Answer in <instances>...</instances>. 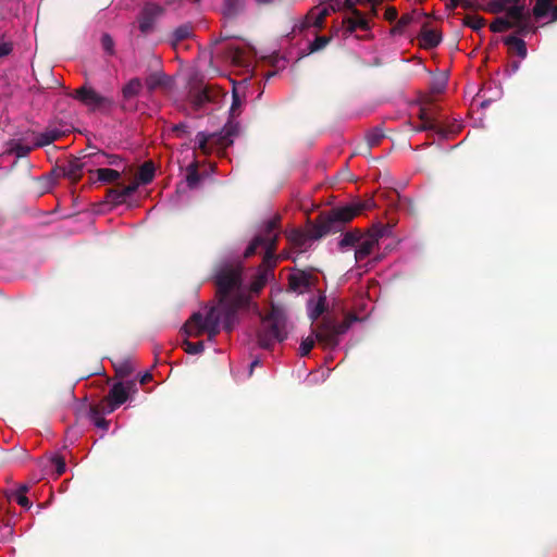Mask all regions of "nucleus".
<instances>
[{
    "instance_id": "obj_1",
    "label": "nucleus",
    "mask_w": 557,
    "mask_h": 557,
    "mask_svg": "<svg viewBox=\"0 0 557 557\" xmlns=\"http://www.w3.org/2000/svg\"><path fill=\"white\" fill-rule=\"evenodd\" d=\"M219 302L212 308L195 312L184 324L187 337L208 334L213 339L223 327L231 331L237 323V311L249 306V297L242 290L240 268L221 267L215 274Z\"/></svg>"
},
{
    "instance_id": "obj_2",
    "label": "nucleus",
    "mask_w": 557,
    "mask_h": 557,
    "mask_svg": "<svg viewBox=\"0 0 557 557\" xmlns=\"http://www.w3.org/2000/svg\"><path fill=\"white\" fill-rule=\"evenodd\" d=\"M276 222L275 219L269 220L264 225L262 234L257 235L250 242L244 253L246 258H249L256 253L258 248L264 249L262 265L258 270L256 280L250 285L253 293H259L273 275L272 268L275 265L274 251L277 238Z\"/></svg>"
},
{
    "instance_id": "obj_3",
    "label": "nucleus",
    "mask_w": 557,
    "mask_h": 557,
    "mask_svg": "<svg viewBox=\"0 0 557 557\" xmlns=\"http://www.w3.org/2000/svg\"><path fill=\"white\" fill-rule=\"evenodd\" d=\"M276 222L275 219L269 220L264 225L262 234L257 235L250 242L244 253L246 258H249L256 253L258 248L264 249L262 265L258 270L256 280L250 285L253 293H259L273 275L272 268L275 265L274 251L277 238Z\"/></svg>"
},
{
    "instance_id": "obj_4",
    "label": "nucleus",
    "mask_w": 557,
    "mask_h": 557,
    "mask_svg": "<svg viewBox=\"0 0 557 557\" xmlns=\"http://www.w3.org/2000/svg\"><path fill=\"white\" fill-rule=\"evenodd\" d=\"M276 222L275 219L269 220L264 225L262 234L257 235L250 242L244 253L246 258H249L256 253L258 248L264 249L262 265L258 270L256 280L250 285L253 293H259L273 275L272 268L275 265L274 251L277 238Z\"/></svg>"
},
{
    "instance_id": "obj_5",
    "label": "nucleus",
    "mask_w": 557,
    "mask_h": 557,
    "mask_svg": "<svg viewBox=\"0 0 557 557\" xmlns=\"http://www.w3.org/2000/svg\"><path fill=\"white\" fill-rule=\"evenodd\" d=\"M276 222L275 219L269 220L264 225L262 234L257 235L250 242L244 253L246 258H249L256 253L258 248L264 249L262 265L258 270L256 280L250 285L253 293H259L273 275L272 268L275 265L274 251L277 238Z\"/></svg>"
},
{
    "instance_id": "obj_6",
    "label": "nucleus",
    "mask_w": 557,
    "mask_h": 557,
    "mask_svg": "<svg viewBox=\"0 0 557 557\" xmlns=\"http://www.w3.org/2000/svg\"><path fill=\"white\" fill-rule=\"evenodd\" d=\"M290 330L292 323L288 321L285 309L273 305L270 312L261 320L258 331L259 344L267 348L276 342H283L287 338Z\"/></svg>"
},
{
    "instance_id": "obj_7",
    "label": "nucleus",
    "mask_w": 557,
    "mask_h": 557,
    "mask_svg": "<svg viewBox=\"0 0 557 557\" xmlns=\"http://www.w3.org/2000/svg\"><path fill=\"white\" fill-rule=\"evenodd\" d=\"M121 163V159L116 154H108L103 151H96L88 154H84L78 160L72 162L70 164L69 174L73 177H76L77 171L82 169H86L88 172L92 173L95 168H103L107 165L117 166Z\"/></svg>"
},
{
    "instance_id": "obj_8",
    "label": "nucleus",
    "mask_w": 557,
    "mask_h": 557,
    "mask_svg": "<svg viewBox=\"0 0 557 557\" xmlns=\"http://www.w3.org/2000/svg\"><path fill=\"white\" fill-rule=\"evenodd\" d=\"M524 7L513 5L507 9L505 17H499L492 23L491 29L500 33L511 27H521L524 24Z\"/></svg>"
},
{
    "instance_id": "obj_9",
    "label": "nucleus",
    "mask_w": 557,
    "mask_h": 557,
    "mask_svg": "<svg viewBox=\"0 0 557 557\" xmlns=\"http://www.w3.org/2000/svg\"><path fill=\"white\" fill-rule=\"evenodd\" d=\"M132 383H116L110 389L108 397L102 401V411L106 413L113 412L117 407L124 404L131 391Z\"/></svg>"
},
{
    "instance_id": "obj_10",
    "label": "nucleus",
    "mask_w": 557,
    "mask_h": 557,
    "mask_svg": "<svg viewBox=\"0 0 557 557\" xmlns=\"http://www.w3.org/2000/svg\"><path fill=\"white\" fill-rule=\"evenodd\" d=\"M366 208H368L367 203L357 202L332 209L327 215L330 224L327 227H333L335 223H346L351 221Z\"/></svg>"
},
{
    "instance_id": "obj_11",
    "label": "nucleus",
    "mask_w": 557,
    "mask_h": 557,
    "mask_svg": "<svg viewBox=\"0 0 557 557\" xmlns=\"http://www.w3.org/2000/svg\"><path fill=\"white\" fill-rule=\"evenodd\" d=\"M317 342L323 348H334L338 344V336L342 333V327L333 322H324L318 326L313 332Z\"/></svg>"
},
{
    "instance_id": "obj_12",
    "label": "nucleus",
    "mask_w": 557,
    "mask_h": 557,
    "mask_svg": "<svg viewBox=\"0 0 557 557\" xmlns=\"http://www.w3.org/2000/svg\"><path fill=\"white\" fill-rule=\"evenodd\" d=\"M380 235L377 233H368L361 235L355 250V259L357 262L368 258L379 245Z\"/></svg>"
},
{
    "instance_id": "obj_13",
    "label": "nucleus",
    "mask_w": 557,
    "mask_h": 557,
    "mask_svg": "<svg viewBox=\"0 0 557 557\" xmlns=\"http://www.w3.org/2000/svg\"><path fill=\"white\" fill-rule=\"evenodd\" d=\"M352 15L344 18L343 24L345 28V35H351L356 29H368L369 25L363 15L355 8L350 10Z\"/></svg>"
},
{
    "instance_id": "obj_14",
    "label": "nucleus",
    "mask_w": 557,
    "mask_h": 557,
    "mask_svg": "<svg viewBox=\"0 0 557 557\" xmlns=\"http://www.w3.org/2000/svg\"><path fill=\"white\" fill-rule=\"evenodd\" d=\"M329 15V9L327 8H314L312 9L309 14L306 16L304 27H315L321 28L324 18Z\"/></svg>"
},
{
    "instance_id": "obj_15",
    "label": "nucleus",
    "mask_w": 557,
    "mask_h": 557,
    "mask_svg": "<svg viewBox=\"0 0 557 557\" xmlns=\"http://www.w3.org/2000/svg\"><path fill=\"white\" fill-rule=\"evenodd\" d=\"M160 12L161 9L158 5L148 4L145 7L139 18V28L143 33H147L151 28L153 16H157Z\"/></svg>"
},
{
    "instance_id": "obj_16",
    "label": "nucleus",
    "mask_w": 557,
    "mask_h": 557,
    "mask_svg": "<svg viewBox=\"0 0 557 557\" xmlns=\"http://www.w3.org/2000/svg\"><path fill=\"white\" fill-rule=\"evenodd\" d=\"M76 98L89 107H97L102 98L91 88L82 87L76 90Z\"/></svg>"
},
{
    "instance_id": "obj_17",
    "label": "nucleus",
    "mask_w": 557,
    "mask_h": 557,
    "mask_svg": "<svg viewBox=\"0 0 557 557\" xmlns=\"http://www.w3.org/2000/svg\"><path fill=\"white\" fill-rule=\"evenodd\" d=\"M308 314L311 320H317L325 310V296L319 295L312 298L307 305Z\"/></svg>"
},
{
    "instance_id": "obj_18",
    "label": "nucleus",
    "mask_w": 557,
    "mask_h": 557,
    "mask_svg": "<svg viewBox=\"0 0 557 557\" xmlns=\"http://www.w3.org/2000/svg\"><path fill=\"white\" fill-rule=\"evenodd\" d=\"M309 285V276L304 272L292 274L289 277V286L294 292L304 293Z\"/></svg>"
},
{
    "instance_id": "obj_19",
    "label": "nucleus",
    "mask_w": 557,
    "mask_h": 557,
    "mask_svg": "<svg viewBox=\"0 0 557 557\" xmlns=\"http://www.w3.org/2000/svg\"><path fill=\"white\" fill-rule=\"evenodd\" d=\"M154 176V169L152 163L147 162L143 164L137 173L136 182L139 184H148Z\"/></svg>"
},
{
    "instance_id": "obj_20",
    "label": "nucleus",
    "mask_w": 557,
    "mask_h": 557,
    "mask_svg": "<svg viewBox=\"0 0 557 557\" xmlns=\"http://www.w3.org/2000/svg\"><path fill=\"white\" fill-rule=\"evenodd\" d=\"M97 181L102 183H112L120 178L121 173L116 170L99 168L96 169Z\"/></svg>"
},
{
    "instance_id": "obj_21",
    "label": "nucleus",
    "mask_w": 557,
    "mask_h": 557,
    "mask_svg": "<svg viewBox=\"0 0 557 557\" xmlns=\"http://www.w3.org/2000/svg\"><path fill=\"white\" fill-rule=\"evenodd\" d=\"M420 41H421L422 47L433 48L440 44L441 37L437 34V32L432 30V29H426L422 33Z\"/></svg>"
},
{
    "instance_id": "obj_22",
    "label": "nucleus",
    "mask_w": 557,
    "mask_h": 557,
    "mask_svg": "<svg viewBox=\"0 0 557 557\" xmlns=\"http://www.w3.org/2000/svg\"><path fill=\"white\" fill-rule=\"evenodd\" d=\"M355 0H330L327 5H325L324 8H327L330 13L343 10H352L355 8Z\"/></svg>"
},
{
    "instance_id": "obj_23",
    "label": "nucleus",
    "mask_w": 557,
    "mask_h": 557,
    "mask_svg": "<svg viewBox=\"0 0 557 557\" xmlns=\"http://www.w3.org/2000/svg\"><path fill=\"white\" fill-rule=\"evenodd\" d=\"M141 82L138 78L131 79L123 88L124 98H132L141 90Z\"/></svg>"
},
{
    "instance_id": "obj_24",
    "label": "nucleus",
    "mask_w": 557,
    "mask_h": 557,
    "mask_svg": "<svg viewBox=\"0 0 557 557\" xmlns=\"http://www.w3.org/2000/svg\"><path fill=\"white\" fill-rule=\"evenodd\" d=\"M361 235L356 232H348L344 234L339 240V247L345 249L347 247H357Z\"/></svg>"
},
{
    "instance_id": "obj_25",
    "label": "nucleus",
    "mask_w": 557,
    "mask_h": 557,
    "mask_svg": "<svg viewBox=\"0 0 557 557\" xmlns=\"http://www.w3.org/2000/svg\"><path fill=\"white\" fill-rule=\"evenodd\" d=\"M506 45H508L509 47L516 49L517 53L519 54V57L521 58H524L527 55V48H525V44L522 39L516 37V36H510L506 39Z\"/></svg>"
},
{
    "instance_id": "obj_26",
    "label": "nucleus",
    "mask_w": 557,
    "mask_h": 557,
    "mask_svg": "<svg viewBox=\"0 0 557 557\" xmlns=\"http://www.w3.org/2000/svg\"><path fill=\"white\" fill-rule=\"evenodd\" d=\"M288 239L294 246L298 247L299 249L306 247L307 243L309 242V237L305 233L299 231H292L288 234Z\"/></svg>"
},
{
    "instance_id": "obj_27",
    "label": "nucleus",
    "mask_w": 557,
    "mask_h": 557,
    "mask_svg": "<svg viewBox=\"0 0 557 557\" xmlns=\"http://www.w3.org/2000/svg\"><path fill=\"white\" fill-rule=\"evenodd\" d=\"M138 186H139V183L135 182L128 186L123 187L120 191H112V194L115 195L114 200L116 202L124 201L127 197H129L131 195H133L136 191Z\"/></svg>"
},
{
    "instance_id": "obj_28",
    "label": "nucleus",
    "mask_w": 557,
    "mask_h": 557,
    "mask_svg": "<svg viewBox=\"0 0 557 557\" xmlns=\"http://www.w3.org/2000/svg\"><path fill=\"white\" fill-rule=\"evenodd\" d=\"M552 3L548 0H537L534 8L533 13L536 17H544L552 11Z\"/></svg>"
},
{
    "instance_id": "obj_29",
    "label": "nucleus",
    "mask_w": 557,
    "mask_h": 557,
    "mask_svg": "<svg viewBox=\"0 0 557 557\" xmlns=\"http://www.w3.org/2000/svg\"><path fill=\"white\" fill-rule=\"evenodd\" d=\"M191 34V29L189 26H181L175 29L173 34V46L177 47V45L183 41L184 39L188 38Z\"/></svg>"
},
{
    "instance_id": "obj_30",
    "label": "nucleus",
    "mask_w": 557,
    "mask_h": 557,
    "mask_svg": "<svg viewBox=\"0 0 557 557\" xmlns=\"http://www.w3.org/2000/svg\"><path fill=\"white\" fill-rule=\"evenodd\" d=\"M232 59L234 63L243 66H250L251 62L248 60L247 53L245 50L240 48H235L233 50Z\"/></svg>"
},
{
    "instance_id": "obj_31",
    "label": "nucleus",
    "mask_w": 557,
    "mask_h": 557,
    "mask_svg": "<svg viewBox=\"0 0 557 557\" xmlns=\"http://www.w3.org/2000/svg\"><path fill=\"white\" fill-rule=\"evenodd\" d=\"M27 486H21L13 495L12 499L15 500L22 507L28 508L30 506L28 498L26 497Z\"/></svg>"
},
{
    "instance_id": "obj_32",
    "label": "nucleus",
    "mask_w": 557,
    "mask_h": 557,
    "mask_svg": "<svg viewBox=\"0 0 557 557\" xmlns=\"http://www.w3.org/2000/svg\"><path fill=\"white\" fill-rule=\"evenodd\" d=\"M315 342L317 339L314 333H312V335L308 336L307 338L302 339L299 346L300 356H307L313 348Z\"/></svg>"
},
{
    "instance_id": "obj_33",
    "label": "nucleus",
    "mask_w": 557,
    "mask_h": 557,
    "mask_svg": "<svg viewBox=\"0 0 557 557\" xmlns=\"http://www.w3.org/2000/svg\"><path fill=\"white\" fill-rule=\"evenodd\" d=\"M184 350L189 355H197L200 354L203 350V343L202 342H189L185 339L183 342Z\"/></svg>"
},
{
    "instance_id": "obj_34",
    "label": "nucleus",
    "mask_w": 557,
    "mask_h": 557,
    "mask_svg": "<svg viewBox=\"0 0 557 557\" xmlns=\"http://www.w3.org/2000/svg\"><path fill=\"white\" fill-rule=\"evenodd\" d=\"M188 174L186 177V185L190 188H194L199 182V175L194 163L188 165Z\"/></svg>"
},
{
    "instance_id": "obj_35",
    "label": "nucleus",
    "mask_w": 557,
    "mask_h": 557,
    "mask_svg": "<svg viewBox=\"0 0 557 557\" xmlns=\"http://www.w3.org/2000/svg\"><path fill=\"white\" fill-rule=\"evenodd\" d=\"M213 136L207 135L205 133H198L196 135V145L201 149L203 152H208V143L212 139Z\"/></svg>"
},
{
    "instance_id": "obj_36",
    "label": "nucleus",
    "mask_w": 557,
    "mask_h": 557,
    "mask_svg": "<svg viewBox=\"0 0 557 557\" xmlns=\"http://www.w3.org/2000/svg\"><path fill=\"white\" fill-rule=\"evenodd\" d=\"M330 41V38L329 37H325V36H319L314 39L313 42L310 44V52H315V51H319L321 49H323Z\"/></svg>"
},
{
    "instance_id": "obj_37",
    "label": "nucleus",
    "mask_w": 557,
    "mask_h": 557,
    "mask_svg": "<svg viewBox=\"0 0 557 557\" xmlns=\"http://www.w3.org/2000/svg\"><path fill=\"white\" fill-rule=\"evenodd\" d=\"M467 25L472 29H480L484 25V20L479 16H469L467 18Z\"/></svg>"
},
{
    "instance_id": "obj_38",
    "label": "nucleus",
    "mask_w": 557,
    "mask_h": 557,
    "mask_svg": "<svg viewBox=\"0 0 557 557\" xmlns=\"http://www.w3.org/2000/svg\"><path fill=\"white\" fill-rule=\"evenodd\" d=\"M101 44H102V47L103 49L108 52V53H113V47H114V44H113V40L112 38L108 35V34H104L101 38Z\"/></svg>"
},
{
    "instance_id": "obj_39",
    "label": "nucleus",
    "mask_w": 557,
    "mask_h": 557,
    "mask_svg": "<svg viewBox=\"0 0 557 557\" xmlns=\"http://www.w3.org/2000/svg\"><path fill=\"white\" fill-rule=\"evenodd\" d=\"M242 99L240 97L238 96V94L236 92V90L233 91V102H232V106H231V113L233 115L237 114V111L239 110V108L242 107Z\"/></svg>"
},
{
    "instance_id": "obj_40",
    "label": "nucleus",
    "mask_w": 557,
    "mask_h": 557,
    "mask_svg": "<svg viewBox=\"0 0 557 557\" xmlns=\"http://www.w3.org/2000/svg\"><path fill=\"white\" fill-rule=\"evenodd\" d=\"M410 22H411V16H409V15L401 16V18L399 20L398 24L395 26L393 32L394 33H401L403 28L406 25H408Z\"/></svg>"
},
{
    "instance_id": "obj_41",
    "label": "nucleus",
    "mask_w": 557,
    "mask_h": 557,
    "mask_svg": "<svg viewBox=\"0 0 557 557\" xmlns=\"http://www.w3.org/2000/svg\"><path fill=\"white\" fill-rule=\"evenodd\" d=\"M53 463L55 466L58 474H62L65 471V462H64V460L62 458L55 457L53 459Z\"/></svg>"
},
{
    "instance_id": "obj_42",
    "label": "nucleus",
    "mask_w": 557,
    "mask_h": 557,
    "mask_svg": "<svg viewBox=\"0 0 557 557\" xmlns=\"http://www.w3.org/2000/svg\"><path fill=\"white\" fill-rule=\"evenodd\" d=\"M12 51V45L10 42H0V58L8 55Z\"/></svg>"
},
{
    "instance_id": "obj_43",
    "label": "nucleus",
    "mask_w": 557,
    "mask_h": 557,
    "mask_svg": "<svg viewBox=\"0 0 557 557\" xmlns=\"http://www.w3.org/2000/svg\"><path fill=\"white\" fill-rule=\"evenodd\" d=\"M500 1V9H509L513 5H521V0H499Z\"/></svg>"
},
{
    "instance_id": "obj_44",
    "label": "nucleus",
    "mask_w": 557,
    "mask_h": 557,
    "mask_svg": "<svg viewBox=\"0 0 557 557\" xmlns=\"http://www.w3.org/2000/svg\"><path fill=\"white\" fill-rule=\"evenodd\" d=\"M384 15L387 21H394L397 17V11L394 8H388Z\"/></svg>"
},
{
    "instance_id": "obj_45",
    "label": "nucleus",
    "mask_w": 557,
    "mask_h": 557,
    "mask_svg": "<svg viewBox=\"0 0 557 557\" xmlns=\"http://www.w3.org/2000/svg\"><path fill=\"white\" fill-rule=\"evenodd\" d=\"M236 10L233 8V0H226L224 13L228 16L235 14Z\"/></svg>"
},
{
    "instance_id": "obj_46",
    "label": "nucleus",
    "mask_w": 557,
    "mask_h": 557,
    "mask_svg": "<svg viewBox=\"0 0 557 557\" xmlns=\"http://www.w3.org/2000/svg\"><path fill=\"white\" fill-rule=\"evenodd\" d=\"M95 424L98 426V428H101L103 430H107L108 429V422L102 419V418H96L95 419Z\"/></svg>"
},
{
    "instance_id": "obj_47",
    "label": "nucleus",
    "mask_w": 557,
    "mask_h": 557,
    "mask_svg": "<svg viewBox=\"0 0 557 557\" xmlns=\"http://www.w3.org/2000/svg\"><path fill=\"white\" fill-rule=\"evenodd\" d=\"M462 1H463V0H449V4H448V7H449L450 9H455V8H457L458 5L462 4Z\"/></svg>"
},
{
    "instance_id": "obj_48",
    "label": "nucleus",
    "mask_w": 557,
    "mask_h": 557,
    "mask_svg": "<svg viewBox=\"0 0 557 557\" xmlns=\"http://www.w3.org/2000/svg\"><path fill=\"white\" fill-rule=\"evenodd\" d=\"M435 124L431 121H425L421 129H433Z\"/></svg>"
},
{
    "instance_id": "obj_49",
    "label": "nucleus",
    "mask_w": 557,
    "mask_h": 557,
    "mask_svg": "<svg viewBox=\"0 0 557 557\" xmlns=\"http://www.w3.org/2000/svg\"><path fill=\"white\" fill-rule=\"evenodd\" d=\"M381 137V135H375V136H369L368 137V141L371 146L375 145L379 140V138Z\"/></svg>"
},
{
    "instance_id": "obj_50",
    "label": "nucleus",
    "mask_w": 557,
    "mask_h": 557,
    "mask_svg": "<svg viewBox=\"0 0 557 557\" xmlns=\"http://www.w3.org/2000/svg\"><path fill=\"white\" fill-rule=\"evenodd\" d=\"M258 364H259V360H257V359H256V360H253V361L250 363L249 372H248V376H250V375L252 374L253 368H255L256 366H258Z\"/></svg>"
},
{
    "instance_id": "obj_51",
    "label": "nucleus",
    "mask_w": 557,
    "mask_h": 557,
    "mask_svg": "<svg viewBox=\"0 0 557 557\" xmlns=\"http://www.w3.org/2000/svg\"><path fill=\"white\" fill-rule=\"evenodd\" d=\"M445 87V79L441 83V84H437L436 86H434V90L436 92H441Z\"/></svg>"
},
{
    "instance_id": "obj_52",
    "label": "nucleus",
    "mask_w": 557,
    "mask_h": 557,
    "mask_svg": "<svg viewBox=\"0 0 557 557\" xmlns=\"http://www.w3.org/2000/svg\"><path fill=\"white\" fill-rule=\"evenodd\" d=\"M552 20L553 21H556L557 20V5L556 7H552Z\"/></svg>"
},
{
    "instance_id": "obj_53",
    "label": "nucleus",
    "mask_w": 557,
    "mask_h": 557,
    "mask_svg": "<svg viewBox=\"0 0 557 557\" xmlns=\"http://www.w3.org/2000/svg\"><path fill=\"white\" fill-rule=\"evenodd\" d=\"M552 20L553 21H556L557 20V5L556 7H552Z\"/></svg>"
},
{
    "instance_id": "obj_54",
    "label": "nucleus",
    "mask_w": 557,
    "mask_h": 557,
    "mask_svg": "<svg viewBox=\"0 0 557 557\" xmlns=\"http://www.w3.org/2000/svg\"><path fill=\"white\" fill-rule=\"evenodd\" d=\"M149 379V374H145L141 379V383H145Z\"/></svg>"
},
{
    "instance_id": "obj_55",
    "label": "nucleus",
    "mask_w": 557,
    "mask_h": 557,
    "mask_svg": "<svg viewBox=\"0 0 557 557\" xmlns=\"http://www.w3.org/2000/svg\"><path fill=\"white\" fill-rule=\"evenodd\" d=\"M258 3H269L271 2L272 0H256Z\"/></svg>"
},
{
    "instance_id": "obj_56",
    "label": "nucleus",
    "mask_w": 557,
    "mask_h": 557,
    "mask_svg": "<svg viewBox=\"0 0 557 557\" xmlns=\"http://www.w3.org/2000/svg\"><path fill=\"white\" fill-rule=\"evenodd\" d=\"M234 1L237 2V3H242L243 2V0H234Z\"/></svg>"
},
{
    "instance_id": "obj_57",
    "label": "nucleus",
    "mask_w": 557,
    "mask_h": 557,
    "mask_svg": "<svg viewBox=\"0 0 557 557\" xmlns=\"http://www.w3.org/2000/svg\"><path fill=\"white\" fill-rule=\"evenodd\" d=\"M550 3H553L554 0H548Z\"/></svg>"
}]
</instances>
